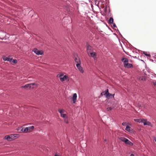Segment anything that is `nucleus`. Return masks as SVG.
Listing matches in <instances>:
<instances>
[{
  "instance_id": "10",
  "label": "nucleus",
  "mask_w": 156,
  "mask_h": 156,
  "mask_svg": "<svg viewBox=\"0 0 156 156\" xmlns=\"http://www.w3.org/2000/svg\"><path fill=\"white\" fill-rule=\"evenodd\" d=\"M124 66L127 68H131L133 67V65L132 64L129 63H128L125 64Z\"/></svg>"
},
{
  "instance_id": "8",
  "label": "nucleus",
  "mask_w": 156,
  "mask_h": 156,
  "mask_svg": "<svg viewBox=\"0 0 156 156\" xmlns=\"http://www.w3.org/2000/svg\"><path fill=\"white\" fill-rule=\"evenodd\" d=\"M66 80H67L68 81H69V77H68V76L66 75H65V76H63L62 77V78H61V81L62 82Z\"/></svg>"
},
{
  "instance_id": "40",
  "label": "nucleus",
  "mask_w": 156,
  "mask_h": 156,
  "mask_svg": "<svg viewBox=\"0 0 156 156\" xmlns=\"http://www.w3.org/2000/svg\"><path fill=\"white\" fill-rule=\"evenodd\" d=\"M144 71V70H143V72L144 73V74H146V73H145V72Z\"/></svg>"
},
{
  "instance_id": "33",
  "label": "nucleus",
  "mask_w": 156,
  "mask_h": 156,
  "mask_svg": "<svg viewBox=\"0 0 156 156\" xmlns=\"http://www.w3.org/2000/svg\"><path fill=\"white\" fill-rule=\"evenodd\" d=\"M153 84L156 87V81L155 80H153L152 82Z\"/></svg>"
},
{
  "instance_id": "26",
  "label": "nucleus",
  "mask_w": 156,
  "mask_h": 156,
  "mask_svg": "<svg viewBox=\"0 0 156 156\" xmlns=\"http://www.w3.org/2000/svg\"><path fill=\"white\" fill-rule=\"evenodd\" d=\"M150 55L149 54H147V58L149 59L150 61L152 62L153 61V60L152 59H151L150 58Z\"/></svg>"
},
{
  "instance_id": "32",
  "label": "nucleus",
  "mask_w": 156,
  "mask_h": 156,
  "mask_svg": "<svg viewBox=\"0 0 156 156\" xmlns=\"http://www.w3.org/2000/svg\"><path fill=\"white\" fill-rule=\"evenodd\" d=\"M12 62L13 63L16 64L17 62V61L16 59H13L12 61Z\"/></svg>"
},
{
  "instance_id": "15",
  "label": "nucleus",
  "mask_w": 156,
  "mask_h": 156,
  "mask_svg": "<svg viewBox=\"0 0 156 156\" xmlns=\"http://www.w3.org/2000/svg\"><path fill=\"white\" fill-rule=\"evenodd\" d=\"M3 59L4 61H7L10 62L12 60V59H10L9 58H8L6 56H4L3 57Z\"/></svg>"
},
{
  "instance_id": "35",
  "label": "nucleus",
  "mask_w": 156,
  "mask_h": 156,
  "mask_svg": "<svg viewBox=\"0 0 156 156\" xmlns=\"http://www.w3.org/2000/svg\"><path fill=\"white\" fill-rule=\"evenodd\" d=\"M111 24L112 25V26L114 27H116V25L114 23H113V24Z\"/></svg>"
},
{
  "instance_id": "19",
  "label": "nucleus",
  "mask_w": 156,
  "mask_h": 156,
  "mask_svg": "<svg viewBox=\"0 0 156 156\" xmlns=\"http://www.w3.org/2000/svg\"><path fill=\"white\" fill-rule=\"evenodd\" d=\"M108 23L110 24H113V19L112 17H111L110 18L109 20H108Z\"/></svg>"
},
{
  "instance_id": "18",
  "label": "nucleus",
  "mask_w": 156,
  "mask_h": 156,
  "mask_svg": "<svg viewBox=\"0 0 156 156\" xmlns=\"http://www.w3.org/2000/svg\"><path fill=\"white\" fill-rule=\"evenodd\" d=\"M28 128V132H30L32 130L34 129V126H30L29 127H27Z\"/></svg>"
},
{
  "instance_id": "23",
  "label": "nucleus",
  "mask_w": 156,
  "mask_h": 156,
  "mask_svg": "<svg viewBox=\"0 0 156 156\" xmlns=\"http://www.w3.org/2000/svg\"><path fill=\"white\" fill-rule=\"evenodd\" d=\"M147 126H149L151 127H153V124L147 121Z\"/></svg>"
},
{
  "instance_id": "29",
  "label": "nucleus",
  "mask_w": 156,
  "mask_h": 156,
  "mask_svg": "<svg viewBox=\"0 0 156 156\" xmlns=\"http://www.w3.org/2000/svg\"><path fill=\"white\" fill-rule=\"evenodd\" d=\"M57 76H58L60 78V80H61V78H62V77L63 76V74L58 75Z\"/></svg>"
},
{
  "instance_id": "39",
  "label": "nucleus",
  "mask_w": 156,
  "mask_h": 156,
  "mask_svg": "<svg viewBox=\"0 0 156 156\" xmlns=\"http://www.w3.org/2000/svg\"><path fill=\"white\" fill-rule=\"evenodd\" d=\"M130 156H134V154H131Z\"/></svg>"
},
{
  "instance_id": "20",
  "label": "nucleus",
  "mask_w": 156,
  "mask_h": 156,
  "mask_svg": "<svg viewBox=\"0 0 156 156\" xmlns=\"http://www.w3.org/2000/svg\"><path fill=\"white\" fill-rule=\"evenodd\" d=\"M139 79L140 80L144 81L146 80V78L145 76H141L139 77Z\"/></svg>"
},
{
  "instance_id": "16",
  "label": "nucleus",
  "mask_w": 156,
  "mask_h": 156,
  "mask_svg": "<svg viewBox=\"0 0 156 156\" xmlns=\"http://www.w3.org/2000/svg\"><path fill=\"white\" fill-rule=\"evenodd\" d=\"M119 140L121 141L124 142L125 143V142L126 140L127 139L122 137H120L119 138Z\"/></svg>"
},
{
  "instance_id": "42",
  "label": "nucleus",
  "mask_w": 156,
  "mask_h": 156,
  "mask_svg": "<svg viewBox=\"0 0 156 156\" xmlns=\"http://www.w3.org/2000/svg\"><path fill=\"white\" fill-rule=\"evenodd\" d=\"M155 140V142H156V139Z\"/></svg>"
},
{
  "instance_id": "37",
  "label": "nucleus",
  "mask_w": 156,
  "mask_h": 156,
  "mask_svg": "<svg viewBox=\"0 0 156 156\" xmlns=\"http://www.w3.org/2000/svg\"><path fill=\"white\" fill-rule=\"evenodd\" d=\"M54 156H61L60 155H58L57 153L55 154Z\"/></svg>"
},
{
  "instance_id": "24",
  "label": "nucleus",
  "mask_w": 156,
  "mask_h": 156,
  "mask_svg": "<svg viewBox=\"0 0 156 156\" xmlns=\"http://www.w3.org/2000/svg\"><path fill=\"white\" fill-rule=\"evenodd\" d=\"M130 129H131V128L130 127L128 126H126V130L128 132H129L130 131Z\"/></svg>"
},
{
  "instance_id": "27",
  "label": "nucleus",
  "mask_w": 156,
  "mask_h": 156,
  "mask_svg": "<svg viewBox=\"0 0 156 156\" xmlns=\"http://www.w3.org/2000/svg\"><path fill=\"white\" fill-rule=\"evenodd\" d=\"M58 111L60 113V114L64 112V110L63 109H59L58 110Z\"/></svg>"
},
{
  "instance_id": "43",
  "label": "nucleus",
  "mask_w": 156,
  "mask_h": 156,
  "mask_svg": "<svg viewBox=\"0 0 156 156\" xmlns=\"http://www.w3.org/2000/svg\"><path fill=\"white\" fill-rule=\"evenodd\" d=\"M105 141H106V140H105Z\"/></svg>"
},
{
  "instance_id": "13",
  "label": "nucleus",
  "mask_w": 156,
  "mask_h": 156,
  "mask_svg": "<svg viewBox=\"0 0 156 156\" xmlns=\"http://www.w3.org/2000/svg\"><path fill=\"white\" fill-rule=\"evenodd\" d=\"M77 98V94L76 93H75L73 94L72 99L73 100V103H75L76 100Z\"/></svg>"
},
{
  "instance_id": "25",
  "label": "nucleus",
  "mask_w": 156,
  "mask_h": 156,
  "mask_svg": "<svg viewBox=\"0 0 156 156\" xmlns=\"http://www.w3.org/2000/svg\"><path fill=\"white\" fill-rule=\"evenodd\" d=\"M10 137L12 140H14L15 139V138H14V135L13 134H11L10 135H9Z\"/></svg>"
},
{
  "instance_id": "7",
  "label": "nucleus",
  "mask_w": 156,
  "mask_h": 156,
  "mask_svg": "<svg viewBox=\"0 0 156 156\" xmlns=\"http://www.w3.org/2000/svg\"><path fill=\"white\" fill-rule=\"evenodd\" d=\"M21 87L26 89H30L31 88V84H28L24 86H23Z\"/></svg>"
},
{
  "instance_id": "21",
  "label": "nucleus",
  "mask_w": 156,
  "mask_h": 156,
  "mask_svg": "<svg viewBox=\"0 0 156 156\" xmlns=\"http://www.w3.org/2000/svg\"><path fill=\"white\" fill-rule=\"evenodd\" d=\"M31 84V87L32 88H35L37 87V84L35 83H30Z\"/></svg>"
},
{
  "instance_id": "30",
  "label": "nucleus",
  "mask_w": 156,
  "mask_h": 156,
  "mask_svg": "<svg viewBox=\"0 0 156 156\" xmlns=\"http://www.w3.org/2000/svg\"><path fill=\"white\" fill-rule=\"evenodd\" d=\"M61 117H63V118H65L66 116V114H61Z\"/></svg>"
},
{
  "instance_id": "11",
  "label": "nucleus",
  "mask_w": 156,
  "mask_h": 156,
  "mask_svg": "<svg viewBox=\"0 0 156 156\" xmlns=\"http://www.w3.org/2000/svg\"><path fill=\"white\" fill-rule=\"evenodd\" d=\"M125 143L128 145L133 146V144L127 139L125 142Z\"/></svg>"
},
{
  "instance_id": "38",
  "label": "nucleus",
  "mask_w": 156,
  "mask_h": 156,
  "mask_svg": "<svg viewBox=\"0 0 156 156\" xmlns=\"http://www.w3.org/2000/svg\"><path fill=\"white\" fill-rule=\"evenodd\" d=\"M143 53L146 55V52H144Z\"/></svg>"
},
{
  "instance_id": "1",
  "label": "nucleus",
  "mask_w": 156,
  "mask_h": 156,
  "mask_svg": "<svg viewBox=\"0 0 156 156\" xmlns=\"http://www.w3.org/2000/svg\"><path fill=\"white\" fill-rule=\"evenodd\" d=\"M147 76H148L149 78H151L155 76L156 75L151 71V70L149 68L147 67Z\"/></svg>"
},
{
  "instance_id": "14",
  "label": "nucleus",
  "mask_w": 156,
  "mask_h": 156,
  "mask_svg": "<svg viewBox=\"0 0 156 156\" xmlns=\"http://www.w3.org/2000/svg\"><path fill=\"white\" fill-rule=\"evenodd\" d=\"M128 59L127 58H124L122 59V61L123 62L124 65L125 64L128 63Z\"/></svg>"
},
{
  "instance_id": "4",
  "label": "nucleus",
  "mask_w": 156,
  "mask_h": 156,
  "mask_svg": "<svg viewBox=\"0 0 156 156\" xmlns=\"http://www.w3.org/2000/svg\"><path fill=\"white\" fill-rule=\"evenodd\" d=\"M33 51L37 55H42L43 54L44 52L43 51H39L38 50L37 48H34Z\"/></svg>"
},
{
  "instance_id": "28",
  "label": "nucleus",
  "mask_w": 156,
  "mask_h": 156,
  "mask_svg": "<svg viewBox=\"0 0 156 156\" xmlns=\"http://www.w3.org/2000/svg\"><path fill=\"white\" fill-rule=\"evenodd\" d=\"M13 135H14V138L15 139L19 137V135L18 134H13Z\"/></svg>"
},
{
  "instance_id": "36",
  "label": "nucleus",
  "mask_w": 156,
  "mask_h": 156,
  "mask_svg": "<svg viewBox=\"0 0 156 156\" xmlns=\"http://www.w3.org/2000/svg\"><path fill=\"white\" fill-rule=\"evenodd\" d=\"M122 125L123 126H125L126 125V122H123L122 123Z\"/></svg>"
},
{
  "instance_id": "12",
  "label": "nucleus",
  "mask_w": 156,
  "mask_h": 156,
  "mask_svg": "<svg viewBox=\"0 0 156 156\" xmlns=\"http://www.w3.org/2000/svg\"><path fill=\"white\" fill-rule=\"evenodd\" d=\"M75 56V58H74V59L75 62L76 63H77V64L79 63H80V62H81L80 58L79 57H77V55H76L77 57H76L75 56Z\"/></svg>"
},
{
  "instance_id": "22",
  "label": "nucleus",
  "mask_w": 156,
  "mask_h": 156,
  "mask_svg": "<svg viewBox=\"0 0 156 156\" xmlns=\"http://www.w3.org/2000/svg\"><path fill=\"white\" fill-rule=\"evenodd\" d=\"M21 131L23 132H24V133H27V132H28V128L27 127H26L24 129L22 128L21 129Z\"/></svg>"
},
{
  "instance_id": "5",
  "label": "nucleus",
  "mask_w": 156,
  "mask_h": 156,
  "mask_svg": "<svg viewBox=\"0 0 156 156\" xmlns=\"http://www.w3.org/2000/svg\"><path fill=\"white\" fill-rule=\"evenodd\" d=\"M87 53L88 55H89L90 53L93 52L91 46L89 44L87 45Z\"/></svg>"
},
{
  "instance_id": "6",
  "label": "nucleus",
  "mask_w": 156,
  "mask_h": 156,
  "mask_svg": "<svg viewBox=\"0 0 156 156\" xmlns=\"http://www.w3.org/2000/svg\"><path fill=\"white\" fill-rule=\"evenodd\" d=\"M80 64L81 62H80V63H77L76 64V66L79 71H80V72L82 73H83L84 72V70L83 69V68L80 66Z\"/></svg>"
},
{
  "instance_id": "34",
  "label": "nucleus",
  "mask_w": 156,
  "mask_h": 156,
  "mask_svg": "<svg viewBox=\"0 0 156 156\" xmlns=\"http://www.w3.org/2000/svg\"><path fill=\"white\" fill-rule=\"evenodd\" d=\"M105 91H103L101 92V96H102L103 95H105L106 96V94H105Z\"/></svg>"
},
{
  "instance_id": "9",
  "label": "nucleus",
  "mask_w": 156,
  "mask_h": 156,
  "mask_svg": "<svg viewBox=\"0 0 156 156\" xmlns=\"http://www.w3.org/2000/svg\"><path fill=\"white\" fill-rule=\"evenodd\" d=\"M90 57H93L94 59L96 58V54L95 52H92L90 53L89 55H88Z\"/></svg>"
},
{
  "instance_id": "31",
  "label": "nucleus",
  "mask_w": 156,
  "mask_h": 156,
  "mask_svg": "<svg viewBox=\"0 0 156 156\" xmlns=\"http://www.w3.org/2000/svg\"><path fill=\"white\" fill-rule=\"evenodd\" d=\"M112 109V108L111 107H109L107 108V110L108 111H111Z\"/></svg>"
},
{
  "instance_id": "17",
  "label": "nucleus",
  "mask_w": 156,
  "mask_h": 156,
  "mask_svg": "<svg viewBox=\"0 0 156 156\" xmlns=\"http://www.w3.org/2000/svg\"><path fill=\"white\" fill-rule=\"evenodd\" d=\"M4 138L5 139H6L8 141H11L12 140L10 137V136L9 135H7V136H5L4 137Z\"/></svg>"
},
{
  "instance_id": "41",
  "label": "nucleus",
  "mask_w": 156,
  "mask_h": 156,
  "mask_svg": "<svg viewBox=\"0 0 156 156\" xmlns=\"http://www.w3.org/2000/svg\"><path fill=\"white\" fill-rule=\"evenodd\" d=\"M66 123H68V122L67 121V122H66Z\"/></svg>"
},
{
  "instance_id": "3",
  "label": "nucleus",
  "mask_w": 156,
  "mask_h": 156,
  "mask_svg": "<svg viewBox=\"0 0 156 156\" xmlns=\"http://www.w3.org/2000/svg\"><path fill=\"white\" fill-rule=\"evenodd\" d=\"M134 120L136 122H138L143 123L144 125H146V120L144 119H135Z\"/></svg>"
},
{
  "instance_id": "2",
  "label": "nucleus",
  "mask_w": 156,
  "mask_h": 156,
  "mask_svg": "<svg viewBox=\"0 0 156 156\" xmlns=\"http://www.w3.org/2000/svg\"><path fill=\"white\" fill-rule=\"evenodd\" d=\"M105 94H106V97L108 99H109L110 98H114L115 95V94H111L109 93L108 89L105 90Z\"/></svg>"
}]
</instances>
